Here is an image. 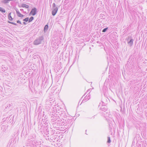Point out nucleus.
<instances>
[{
    "mask_svg": "<svg viewBox=\"0 0 147 147\" xmlns=\"http://www.w3.org/2000/svg\"><path fill=\"white\" fill-rule=\"evenodd\" d=\"M54 115L52 116V118H53V119H51V121L52 122H54V123H55V124H57V125L59 126H61L64 125L65 123L64 122L62 121V119L59 118H57L56 117L54 118Z\"/></svg>",
    "mask_w": 147,
    "mask_h": 147,
    "instance_id": "1",
    "label": "nucleus"
},
{
    "mask_svg": "<svg viewBox=\"0 0 147 147\" xmlns=\"http://www.w3.org/2000/svg\"><path fill=\"white\" fill-rule=\"evenodd\" d=\"M44 39V37L42 36H40L37 38L34 41L33 44L35 45H38L40 44L42 41Z\"/></svg>",
    "mask_w": 147,
    "mask_h": 147,
    "instance_id": "2",
    "label": "nucleus"
},
{
    "mask_svg": "<svg viewBox=\"0 0 147 147\" xmlns=\"http://www.w3.org/2000/svg\"><path fill=\"white\" fill-rule=\"evenodd\" d=\"M28 142L29 145L32 146H33L34 147H36L37 145H38V143L35 140H28Z\"/></svg>",
    "mask_w": 147,
    "mask_h": 147,
    "instance_id": "3",
    "label": "nucleus"
},
{
    "mask_svg": "<svg viewBox=\"0 0 147 147\" xmlns=\"http://www.w3.org/2000/svg\"><path fill=\"white\" fill-rule=\"evenodd\" d=\"M28 142L29 145L32 146H33L34 147H36L37 145H38V143L35 140H28Z\"/></svg>",
    "mask_w": 147,
    "mask_h": 147,
    "instance_id": "4",
    "label": "nucleus"
},
{
    "mask_svg": "<svg viewBox=\"0 0 147 147\" xmlns=\"http://www.w3.org/2000/svg\"><path fill=\"white\" fill-rule=\"evenodd\" d=\"M28 142L29 145L32 146H33L34 147H36L37 145H38V143L35 140H28Z\"/></svg>",
    "mask_w": 147,
    "mask_h": 147,
    "instance_id": "5",
    "label": "nucleus"
},
{
    "mask_svg": "<svg viewBox=\"0 0 147 147\" xmlns=\"http://www.w3.org/2000/svg\"><path fill=\"white\" fill-rule=\"evenodd\" d=\"M36 9L35 7H34L32 9L30 13V14H31L32 16H34L36 14Z\"/></svg>",
    "mask_w": 147,
    "mask_h": 147,
    "instance_id": "6",
    "label": "nucleus"
},
{
    "mask_svg": "<svg viewBox=\"0 0 147 147\" xmlns=\"http://www.w3.org/2000/svg\"><path fill=\"white\" fill-rule=\"evenodd\" d=\"M90 92H89L87 95L84 97V99L82 101V103L84 101L85 102L86 101L88 100H89L90 98Z\"/></svg>",
    "mask_w": 147,
    "mask_h": 147,
    "instance_id": "7",
    "label": "nucleus"
},
{
    "mask_svg": "<svg viewBox=\"0 0 147 147\" xmlns=\"http://www.w3.org/2000/svg\"><path fill=\"white\" fill-rule=\"evenodd\" d=\"M16 1V0H2L1 1V2L3 4L7 5L10 1H13L15 2Z\"/></svg>",
    "mask_w": 147,
    "mask_h": 147,
    "instance_id": "8",
    "label": "nucleus"
},
{
    "mask_svg": "<svg viewBox=\"0 0 147 147\" xmlns=\"http://www.w3.org/2000/svg\"><path fill=\"white\" fill-rule=\"evenodd\" d=\"M58 10V8L57 7L56 8H53V10L52 12V14L53 16H55Z\"/></svg>",
    "mask_w": 147,
    "mask_h": 147,
    "instance_id": "9",
    "label": "nucleus"
},
{
    "mask_svg": "<svg viewBox=\"0 0 147 147\" xmlns=\"http://www.w3.org/2000/svg\"><path fill=\"white\" fill-rule=\"evenodd\" d=\"M129 37H128V38H127V41H128V44L130 45V46H131L133 44V42L134 40L133 39H131L129 41Z\"/></svg>",
    "mask_w": 147,
    "mask_h": 147,
    "instance_id": "10",
    "label": "nucleus"
},
{
    "mask_svg": "<svg viewBox=\"0 0 147 147\" xmlns=\"http://www.w3.org/2000/svg\"><path fill=\"white\" fill-rule=\"evenodd\" d=\"M17 13V16L20 17L22 18L24 16V15L22 14H21L20 12L18 10L17 8H15V9Z\"/></svg>",
    "mask_w": 147,
    "mask_h": 147,
    "instance_id": "11",
    "label": "nucleus"
},
{
    "mask_svg": "<svg viewBox=\"0 0 147 147\" xmlns=\"http://www.w3.org/2000/svg\"><path fill=\"white\" fill-rule=\"evenodd\" d=\"M36 138V136L34 134H31L29 137V139L28 140H35Z\"/></svg>",
    "mask_w": 147,
    "mask_h": 147,
    "instance_id": "12",
    "label": "nucleus"
},
{
    "mask_svg": "<svg viewBox=\"0 0 147 147\" xmlns=\"http://www.w3.org/2000/svg\"><path fill=\"white\" fill-rule=\"evenodd\" d=\"M100 109L105 112L108 111L107 107L102 106V107L100 108Z\"/></svg>",
    "mask_w": 147,
    "mask_h": 147,
    "instance_id": "13",
    "label": "nucleus"
},
{
    "mask_svg": "<svg viewBox=\"0 0 147 147\" xmlns=\"http://www.w3.org/2000/svg\"><path fill=\"white\" fill-rule=\"evenodd\" d=\"M20 7H25L26 8H28L29 7L28 5H26L25 4H22L21 6H20Z\"/></svg>",
    "mask_w": 147,
    "mask_h": 147,
    "instance_id": "14",
    "label": "nucleus"
},
{
    "mask_svg": "<svg viewBox=\"0 0 147 147\" xmlns=\"http://www.w3.org/2000/svg\"><path fill=\"white\" fill-rule=\"evenodd\" d=\"M11 12H10L8 14V19H9V20L10 21H12L13 20V19L11 16Z\"/></svg>",
    "mask_w": 147,
    "mask_h": 147,
    "instance_id": "15",
    "label": "nucleus"
},
{
    "mask_svg": "<svg viewBox=\"0 0 147 147\" xmlns=\"http://www.w3.org/2000/svg\"><path fill=\"white\" fill-rule=\"evenodd\" d=\"M0 11L3 13H5L6 12L5 9L2 7H0Z\"/></svg>",
    "mask_w": 147,
    "mask_h": 147,
    "instance_id": "16",
    "label": "nucleus"
},
{
    "mask_svg": "<svg viewBox=\"0 0 147 147\" xmlns=\"http://www.w3.org/2000/svg\"><path fill=\"white\" fill-rule=\"evenodd\" d=\"M49 26L48 25H46L44 28V30L45 31H46L48 29Z\"/></svg>",
    "mask_w": 147,
    "mask_h": 147,
    "instance_id": "17",
    "label": "nucleus"
},
{
    "mask_svg": "<svg viewBox=\"0 0 147 147\" xmlns=\"http://www.w3.org/2000/svg\"><path fill=\"white\" fill-rule=\"evenodd\" d=\"M111 142V140L110 138V137H107V143H110Z\"/></svg>",
    "mask_w": 147,
    "mask_h": 147,
    "instance_id": "18",
    "label": "nucleus"
},
{
    "mask_svg": "<svg viewBox=\"0 0 147 147\" xmlns=\"http://www.w3.org/2000/svg\"><path fill=\"white\" fill-rule=\"evenodd\" d=\"M33 19H34V17L32 16L31 17L29 20V21H28L29 22H32Z\"/></svg>",
    "mask_w": 147,
    "mask_h": 147,
    "instance_id": "19",
    "label": "nucleus"
},
{
    "mask_svg": "<svg viewBox=\"0 0 147 147\" xmlns=\"http://www.w3.org/2000/svg\"><path fill=\"white\" fill-rule=\"evenodd\" d=\"M8 23H9L11 24L14 25H16V26H17V24L16 23H15L13 22H10L9 21H8Z\"/></svg>",
    "mask_w": 147,
    "mask_h": 147,
    "instance_id": "20",
    "label": "nucleus"
},
{
    "mask_svg": "<svg viewBox=\"0 0 147 147\" xmlns=\"http://www.w3.org/2000/svg\"><path fill=\"white\" fill-rule=\"evenodd\" d=\"M108 29V27H107L104 28L102 30V32H105Z\"/></svg>",
    "mask_w": 147,
    "mask_h": 147,
    "instance_id": "21",
    "label": "nucleus"
},
{
    "mask_svg": "<svg viewBox=\"0 0 147 147\" xmlns=\"http://www.w3.org/2000/svg\"><path fill=\"white\" fill-rule=\"evenodd\" d=\"M23 20L25 22H27L28 20L29 21V18L28 17L26 18L25 19H23Z\"/></svg>",
    "mask_w": 147,
    "mask_h": 147,
    "instance_id": "22",
    "label": "nucleus"
},
{
    "mask_svg": "<svg viewBox=\"0 0 147 147\" xmlns=\"http://www.w3.org/2000/svg\"><path fill=\"white\" fill-rule=\"evenodd\" d=\"M53 137H54L53 138V136L52 137L50 138V139H51V138H52L51 140H55L56 138V136H54Z\"/></svg>",
    "mask_w": 147,
    "mask_h": 147,
    "instance_id": "23",
    "label": "nucleus"
},
{
    "mask_svg": "<svg viewBox=\"0 0 147 147\" xmlns=\"http://www.w3.org/2000/svg\"><path fill=\"white\" fill-rule=\"evenodd\" d=\"M53 6V8H56L57 7H56V5L55 3H53L52 5Z\"/></svg>",
    "mask_w": 147,
    "mask_h": 147,
    "instance_id": "24",
    "label": "nucleus"
},
{
    "mask_svg": "<svg viewBox=\"0 0 147 147\" xmlns=\"http://www.w3.org/2000/svg\"><path fill=\"white\" fill-rule=\"evenodd\" d=\"M11 106V104H8V105L7 106V107H6V108H7V107L9 108V107L10 106Z\"/></svg>",
    "mask_w": 147,
    "mask_h": 147,
    "instance_id": "25",
    "label": "nucleus"
},
{
    "mask_svg": "<svg viewBox=\"0 0 147 147\" xmlns=\"http://www.w3.org/2000/svg\"><path fill=\"white\" fill-rule=\"evenodd\" d=\"M17 22L18 23H19L20 24H22V23L21 22V21L20 20H18L17 21Z\"/></svg>",
    "mask_w": 147,
    "mask_h": 147,
    "instance_id": "26",
    "label": "nucleus"
},
{
    "mask_svg": "<svg viewBox=\"0 0 147 147\" xmlns=\"http://www.w3.org/2000/svg\"><path fill=\"white\" fill-rule=\"evenodd\" d=\"M91 90H92L91 89H88V90H87V92H86L87 93V92H88L89 91H90L89 92H90L91 91Z\"/></svg>",
    "mask_w": 147,
    "mask_h": 147,
    "instance_id": "27",
    "label": "nucleus"
},
{
    "mask_svg": "<svg viewBox=\"0 0 147 147\" xmlns=\"http://www.w3.org/2000/svg\"><path fill=\"white\" fill-rule=\"evenodd\" d=\"M137 81V80H132V81H131L130 82H135V81Z\"/></svg>",
    "mask_w": 147,
    "mask_h": 147,
    "instance_id": "28",
    "label": "nucleus"
},
{
    "mask_svg": "<svg viewBox=\"0 0 147 147\" xmlns=\"http://www.w3.org/2000/svg\"><path fill=\"white\" fill-rule=\"evenodd\" d=\"M23 24H24L25 25H26L27 24L25 22H23Z\"/></svg>",
    "mask_w": 147,
    "mask_h": 147,
    "instance_id": "29",
    "label": "nucleus"
},
{
    "mask_svg": "<svg viewBox=\"0 0 147 147\" xmlns=\"http://www.w3.org/2000/svg\"><path fill=\"white\" fill-rule=\"evenodd\" d=\"M20 11H24V9H20Z\"/></svg>",
    "mask_w": 147,
    "mask_h": 147,
    "instance_id": "30",
    "label": "nucleus"
},
{
    "mask_svg": "<svg viewBox=\"0 0 147 147\" xmlns=\"http://www.w3.org/2000/svg\"><path fill=\"white\" fill-rule=\"evenodd\" d=\"M0 92H1V87H0Z\"/></svg>",
    "mask_w": 147,
    "mask_h": 147,
    "instance_id": "31",
    "label": "nucleus"
},
{
    "mask_svg": "<svg viewBox=\"0 0 147 147\" xmlns=\"http://www.w3.org/2000/svg\"><path fill=\"white\" fill-rule=\"evenodd\" d=\"M86 94V92L85 94H84V95L82 97V98H83V97Z\"/></svg>",
    "mask_w": 147,
    "mask_h": 147,
    "instance_id": "32",
    "label": "nucleus"
},
{
    "mask_svg": "<svg viewBox=\"0 0 147 147\" xmlns=\"http://www.w3.org/2000/svg\"><path fill=\"white\" fill-rule=\"evenodd\" d=\"M79 114H77V115H76V116H77V117H78V116H79Z\"/></svg>",
    "mask_w": 147,
    "mask_h": 147,
    "instance_id": "33",
    "label": "nucleus"
},
{
    "mask_svg": "<svg viewBox=\"0 0 147 147\" xmlns=\"http://www.w3.org/2000/svg\"><path fill=\"white\" fill-rule=\"evenodd\" d=\"M24 12V14H26V11H23Z\"/></svg>",
    "mask_w": 147,
    "mask_h": 147,
    "instance_id": "34",
    "label": "nucleus"
},
{
    "mask_svg": "<svg viewBox=\"0 0 147 147\" xmlns=\"http://www.w3.org/2000/svg\"><path fill=\"white\" fill-rule=\"evenodd\" d=\"M73 23H74V22H73L72 24V25L71 26V28L72 27L73 24Z\"/></svg>",
    "mask_w": 147,
    "mask_h": 147,
    "instance_id": "35",
    "label": "nucleus"
},
{
    "mask_svg": "<svg viewBox=\"0 0 147 147\" xmlns=\"http://www.w3.org/2000/svg\"><path fill=\"white\" fill-rule=\"evenodd\" d=\"M106 113H108V112H107Z\"/></svg>",
    "mask_w": 147,
    "mask_h": 147,
    "instance_id": "36",
    "label": "nucleus"
},
{
    "mask_svg": "<svg viewBox=\"0 0 147 147\" xmlns=\"http://www.w3.org/2000/svg\"><path fill=\"white\" fill-rule=\"evenodd\" d=\"M72 123H71V125H72Z\"/></svg>",
    "mask_w": 147,
    "mask_h": 147,
    "instance_id": "37",
    "label": "nucleus"
}]
</instances>
